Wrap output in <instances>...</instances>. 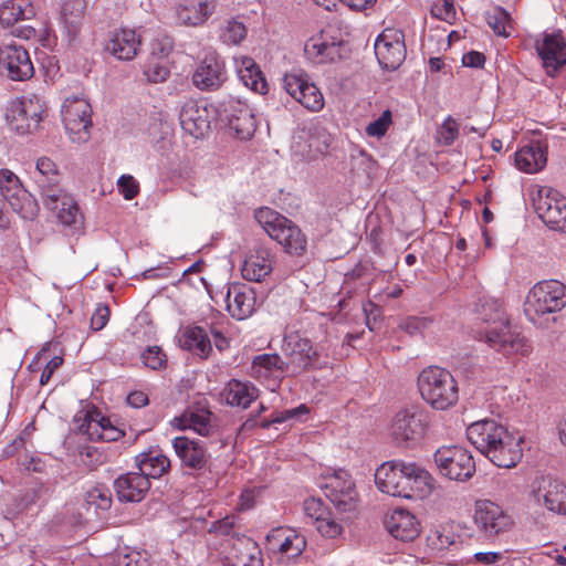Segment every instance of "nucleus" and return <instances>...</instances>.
Masks as SVG:
<instances>
[{"mask_svg": "<svg viewBox=\"0 0 566 566\" xmlns=\"http://www.w3.org/2000/svg\"><path fill=\"white\" fill-rule=\"evenodd\" d=\"M467 438L474 448L494 465L511 469L523 457L524 437L513 433L495 420L484 419L467 428Z\"/></svg>", "mask_w": 566, "mask_h": 566, "instance_id": "nucleus-1", "label": "nucleus"}, {"mask_svg": "<svg viewBox=\"0 0 566 566\" xmlns=\"http://www.w3.org/2000/svg\"><path fill=\"white\" fill-rule=\"evenodd\" d=\"M479 315L488 324L485 342L504 356H527L532 352L530 340L521 333L512 331L502 302L493 297L480 301Z\"/></svg>", "mask_w": 566, "mask_h": 566, "instance_id": "nucleus-2", "label": "nucleus"}, {"mask_svg": "<svg viewBox=\"0 0 566 566\" xmlns=\"http://www.w3.org/2000/svg\"><path fill=\"white\" fill-rule=\"evenodd\" d=\"M421 398L436 410H448L459 400V388L452 374L438 366L424 368L417 379Z\"/></svg>", "mask_w": 566, "mask_h": 566, "instance_id": "nucleus-3", "label": "nucleus"}, {"mask_svg": "<svg viewBox=\"0 0 566 566\" xmlns=\"http://www.w3.org/2000/svg\"><path fill=\"white\" fill-rule=\"evenodd\" d=\"M255 219L264 231L290 254L301 255L306 249V237L301 229L286 217L270 208H260Z\"/></svg>", "mask_w": 566, "mask_h": 566, "instance_id": "nucleus-4", "label": "nucleus"}, {"mask_svg": "<svg viewBox=\"0 0 566 566\" xmlns=\"http://www.w3.org/2000/svg\"><path fill=\"white\" fill-rule=\"evenodd\" d=\"M565 306V284L557 280H544L528 291L524 302V313L531 322L536 323L539 317L559 312Z\"/></svg>", "mask_w": 566, "mask_h": 566, "instance_id": "nucleus-5", "label": "nucleus"}, {"mask_svg": "<svg viewBox=\"0 0 566 566\" xmlns=\"http://www.w3.org/2000/svg\"><path fill=\"white\" fill-rule=\"evenodd\" d=\"M0 193L11 209L24 220H34L40 211L36 199L23 187L10 169H0Z\"/></svg>", "mask_w": 566, "mask_h": 566, "instance_id": "nucleus-6", "label": "nucleus"}, {"mask_svg": "<svg viewBox=\"0 0 566 566\" xmlns=\"http://www.w3.org/2000/svg\"><path fill=\"white\" fill-rule=\"evenodd\" d=\"M440 473L454 481L465 482L475 473V462L469 450L460 446H443L434 452Z\"/></svg>", "mask_w": 566, "mask_h": 566, "instance_id": "nucleus-7", "label": "nucleus"}, {"mask_svg": "<svg viewBox=\"0 0 566 566\" xmlns=\"http://www.w3.org/2000/svg\"><path fill=\"white\" fill-rule=\"evenodd\" d=\"M44 112V99L40 95L30 94L12 102L6 117L10 127L23 135L38 129Z\"/></svg>", "mask_w": 566, "mask_h": 566, "instance_id": "nucleus-8", "label": "nucleus"}, {"mask_svg": "<svg viewBox=\"0 0 566 566\" xmlns=\"http://www.w3.org/2000/svg\"><path fill=\"white\" fill-rule=\"evenodd\" d=\"M533 207L541 220L551 229L566 232V198L551 187H538Z\"/></svg>", "mask_w": 566, "mask_h": 566, "instance_id": "nucleus-9", "label": "nucleus"}, {"mask_svg": "<svg viewBox=\"0 0 566 566\" xmlns=\"http://www.w3.org/2000/svg\"><path fill=\"white\" fill-rule=\"evenodd\" d=\"M282 352L286 358L285 365L291 375H300L313 368L319 355L311 339L297 332H291L284 336Z\"/></svg>", "mask_w": 566, "mask_h": 566, "instance_id": "nucleus-10", "label": "nucleus"}, {"mask_svg": "<svg viewBox=\"0 0 566 566\" xmlns=\"http://www.w3.org/2000/svg\"><path fill=\"white\" fill-rule=\"evenodd\" d=\"M428 427L427 415L418 407L399 410L392 418L390 436L397 443H415L421 440Z\"/></svg>", "mask_w": 566, "mask_h": 566, "instance_id": "nucleus-11", "label": "nucleus"}, {"mask_svg": "<svg viewBox=\"0 0 566 566\" xmlns=\"http://www.w3.org/2000/svg\"><path fill=\"white\" fill-rule=\"evenodd\" d=\"M92 107L90 103L80 97H67L62 106V118L71 139L84 143L90 137L92 126Z\"/></svg>", "mask_w": 566, "mask_h": 566, "instance_id": "nucleus-12", "label": "nucleus"}, {"mask_svg": "<svg viewBox=\"0 0 566 566\" xmlns=\"http://www.w3.org/2000/svg\"><path fill=\"white\" fill-rule=\"evenodd\" d=\"M474 522L486 537H496L512 531L513 517L499 504L490 500L475 503Z\"/></svg>", "mask_w": 566, "mask_h": 566, "instance_id": "nucleus-13", "label": "nucleus"}, {"mask_svg": "<svg viewBox=\"0 0 566 566\" xmlns=\"http://www.w3.org/2000/svg\"><path fill=\"white\" fill-rule=\"evenodd\" d=\"M375 54L382 69H398L406 59L403 33L396 29H385L375 41Z\"/></svg>", "mask_w": 566, "mask_h": 566, "instance_id": "nucleus-14", "label": "nucleus"}, {"mask_svg": "<svg viewBox=\"0 0 566 566\" xmlns=\"http://www.w3.org/2000/svg\"><path fill=\"white\" fill-rule=\"evenodd\" d=\"M325 495L339 512H353L357 509L358 493L355 482L344 470H338L328 478Z\"/></svg>", "mask_w": 566, "mask_h": 566, "instance_id": "nucleus-15", "label": "nucleus"}, {"mask_svg": "<svg viewBox=\"0 0 566 566\" xmlns=\"http://www.w3.org/2000/svg\"><path fill=\"white\" fill-rule=\"evenodd\" d=\"M0 65L12 81H27L34 74L29 52L14 42L0 45Z\"/></svg>", "mask_w": 566, "mask_h": 566, "instance_id": "nucleus-16", "label": "nucleus"}, {"mask_svg": "<svg viewBox=\"0 0 566 566\" xmlns=\"http://www.w3.org/2000/svg\"><path fill=\"white\" fill-rule=\"evenodd\" d=\"M535 49L548 76H555L566 65V41L559 32L544 33Z\"/></svg>", "mask_w": 566, "mask_h": 566, "instance_id": "nucleus-17", "label": "nucleus"}, {"mask_svg": "<svg viewBox=\"0 0 566 566\" xmlns=\"http://www.w3.org/2000/svg\"><path fill=\"white\" fill-rule=\"evenodd\" d=\"M534 489L535 501L556 514H566V485L552 476H541Z\"/></svg>", "mask_w": 566, "mask_h": 566, "instance_id": "nucleus-18", "label": "nucleus"}, {"mask_svg": "<svg viewBox=\"0 0 566 566\" xmlns=\"http://www.w3.org/2000/svg\"><path fill=\"white\" fill-rule=\"evenodd\" d=\"M403 474L405 491L400 493V497L409 500H422L428 497L434 489V479L422 467L407 462Z\"/></svg>", "mask_w": 566, "mask_h": 566, "instance_id": "nucleus-19", "label": "nucleus"}, {"mask_svg": "<svg viewBox=\"0 0 566 566\" xmlns=\"http://www.w3.org/2000/svg\"><path fill=\"white\" fill-rule=\"evenodd\" d=\"M289 373L285 360L279 354L256 355L251 365V376L274 390L279 387L284 374Z\"/></svg>", "mask_w": 566, "mask_h": 566, "instance_id": "nucleus-20", "label": "nucleus"}, {"mask_svg": "<svg viewBox=\"0 0 566 566\" xmlns=\"http://www.w3.org/2000/svg\"><path fill=\"white\" fill-rule=\"evenodd\" d=\"M172 447L184 468L195 471L207 469L210 454L202 442L187 437H176L172 440Z\"/></svg>", "mask_w": 566, "mask_h": 566, "instance_id": "nucleus-21", "label": "nucleus"}, {"mask_svg": "<svg viewBox=\"0 0 566 566\" xmlns=\"http://www.w3.org/2000/svg\"><path fill=\"white\" fill-rule=\"evenodd\" d=\"M230 130L240 139L250 138L255 132L254 115L247 104L231 99L224 106Z\"/></svg>", "mask_w": 566, "mask_h": 566, "instance_id": "nucleus-22", "label": "nucleus"}, {"mask_svg": "<svg viewBox=\"0 0 566 566\" xmlns=\"http://www.w3.org/2000/svg\"><path fill=\"white\" fill-rule=\"evenodd\" d=\"M304 52L315 64L334 62L340 57V42L326 32H321L306 41Z\"/></svg>", "mask_w": 566, "mask_h": 566, "instance_id": "nucleus-23", "label": "nucleus"}, {"mask_svg": "<svg viewBox=\"0 0 566 566\" xmlns=\"http://www.w3.org/2000/svg\"><path fill=\"white\" fill-rule=\"evenodd\" d=\"M384 524L390 535L402 542L413 541L420 533L416 516L403 509L388 513Z\"/></svg>", "mask_w": 566, "mask_h": 566, "instance_id": "nucleus-24", "label": "nucleus"}, {"mask_svg": "<svg viewBox=\"0 0 566 566\" xmlns=\"http://www.w3.org/2000/svg\"><path fill=\"white\" fill-rule=\"evenodd\" d=\"M255 293L244 284H231L227 293V310L237 319H245L255 310Z\"/></svg>", "mask_w": 566, "mask_h": 566, "instance_id": "nucleus-25", "label": "nucleus"}, {"mask_svg": "<svg viewBox=\"0 0 566 566\" xmlns=\"http://www.w3.org/2000/svg\"><path fill=\"white\" fill-rule=\"evenodd\" d=\"M407 462L390 461L382 463L375 472V482L378 489L391 496H399L406 489L403 474Z\"/></svg>", "mask_w": 566, "mask_h": 566, "instance_id": "nucleus-26", "label": "nucleus"}, {"mask_svg": "<svg viewBox=\"0 0 566 566\" xmlns=\"http://www.w3.org/2000/svg\"><path fill=\"white\" fill-rule=\"evenodd\" d=\"M179 120L182 129L196 138L202 137L210 128L208 109L196 101L182 105Z\"/></svg>", "mask_w": 566, "mask_h": 566, "instance_id": "nucleus-27", "label": "nucleus"}, {"mask_svg": "<svg viewBox=\"0 0 566 566\" xmlns=\"http://www.w3.org/2000/svg\"><path fill=\"white\" fill-rule=\"evenodd\" d=\"M224 81V63L213 55L206 56L192 75L193 84L200 90L218 88Z\"/></svg>", "mask_w": 566, "mask_h": 566, "instance_id": "nucleus-28", "label": "nucleus"}, {"mask_svg": "<svg viewBox=\"0 0 566 566\" xmlns=\"http://www.w3.org/2000/svg\"><path fill=\"white\" fill-rule=\"evenodd\" d=\"M266 542L270 549L289 557L298 556L306 546L304 536L286 527L272 530L266 536Z\"/></svg>", "mask_w": 566, "mask_h": 566, "instance_id": "nucleus-29", "label": "nucleus"}, {"mask_svg": "<svg viewBox=\"0 0 566 566\" xmlns=\"http://www.w3.org/2000/svg\"><path fill=\"white\" fill-rule=\"evenodd\" d=\"M150 488L142 472H129L115 480V490L122 502H140Z\"/></svg>", "mask_w": 566, "mask_h": 566, "instance_id": "nucleus-30", "label": "nucleus"}, {"mask_svg": "<svg viewBox=\"0 0 566 566\" xmlns=\"http://www.w3.org/2000/svg\"><path fill=\"white\" fill-rule=\"evenodd\" d=\"M273 270V258L269 249L260 247L251 252L244 260L242 276L252 282L264 281Z\"/></svg>", "mask_w": 566, "mask_h": 566, "instance_id": "nucleus-31", "label": "nucleus"}, {"mask_svg": "<svg viewBox=\"0 0 566 566\" xmlns=\"http://www.w3.org/2000/svg\"><path fill=\"white\" fill-rule=\"evenodd\" d=\"M140 46V38L135 30L120 29L113 32L106 50L117 60H133Z\"/></svg>", "mask_w": 566, "mask_h": 566, "instance_id": "nucleus-32", "label": "nucleus"}, {"mask_svg": "<svg viewBox=\"0 0 566 566\" xmlns=\"http://www.w3.org/2000/svg\"><path fill=\"white\" fill-rule=\"evenodd\" d=\"M171 424L177 429H191L198 434L207 437L213 430L212 412L203 407H191L181 416L174 418Z\"/></svg>", "mask_w": 566, "mask_h": 566, "instance_id": "nucleus-33", "label": "nucleus"}, {"mask_svg": "<svg viewBox=\"0 0 566 566\" xmlns=\"http://www.w3.org/2000/svg\"><path fill=\"white\" fill-rule=\"evenodd\" d=\"M223 566H263V563L254 542L239 539L227 553Z\"/></svg>", "mask_w": 566, "mask_h": 566, "instance_id": "nucleus-34", "label": "nucleus"}, {"mask_svg": "<svg viewBox=\"0 0 566 566\" xmlns=\"http://www.w3.org/2000/svg\"><path fill=\"white\" fill-rule=\"evenodd\" d=\"M235 67L240 81L251 91L265 94L268 92V82L259 65L252 57H235Z\"/></svg>", "mask_w": 566, "mask_h": 566, "instance_id": "nucleus-35", "label": "nucleus"}, {"mask_svg": "<svg viewBox=\"0 0 566 566\" xmlns=\"http://www.w3.org/2000/svg\"><path fill=\"white\" fill-rule=\"evenodd\" d=\"M214 9L213 1H186L177 7V19L184 25L198 27L208 20Z\"/></svg>", "mask_w": 566, "mask_h": 566, "instance_id": "nucleus-36", "label": "nucleus"}, {"mask_svg": "<svg viewBox=\"0 0 566 566\" xmlns=\"http://www.w3.org/2000/svg\"><path fill=\"white\" fill-rule=\"evenodd\" d=\"M546 161V150L538 142L522 147L515 154L516 167L526 174L538 172L545 167Z\"/></svg>", "mask_w": 566, "mask_h": 566, "instance_id": "nucleus-37", "label": "nucleus"}, {"mask_svg": "<svg viewBox=\"0 0 566 566\" xmlns=\"http://www.w3.org/2000/svg\"><path fill=\"white\" fill-rule=\"evenodd\" d=\"M35 14L29 0H8L0 6V23L4 27L31 19Z\"/></svg>", "mask_w": 566, "mask_h": 566, "instance_id": "nucleus-38", "label": "nucleus"}, {"mask_svg": "<svg viewBox=\"0 0 566 566\" xmlns=\"http://www.w3.org/2000/svg\"><path fill=\"white\" fill-rule=\"evenodd\" d=\"M224 398L230 406L245 409L258 398V389L250 382L232 379L224 389Z\"/></svg>", "mask_w": 566, "mask_h": 566, "instance_id": "nucleus-39", "label": "nucleus"}, {"mask_svg": "<svg viewBox=\"0 0 566 566\" xmlns=\"http://www.w3.org/2000/svg\"><path fill=\"white\" fill-rule=\"evenodd\" d=\"M182 347L202 358H207L212 350L208 333L201 326H190L184 331Z\"/></svg>", "mask_w": 566, "mask_h": 566, "instance_id": "nucleus-40", "label": "nucleus"}, {"mask_svg": "<svg viewBox=\"0 0 566 566\" xmlns=\"http://www.w3.org/2000/svg\"><path fill=\"white\" fill-rule=\"evenodd\" d=\"M139 472L149 478L157 479L165 474L170 468V461L160 452L150 451L137 457Z\"/></svg>", "mask_w": 566, "mask_h": 566, "instance_id": "nucleus-41", "label": "nucleus"}, {"mask_svg": "<svg viewBox=\"0 0 566 566\" xmlns=\"http://www.w3.org/2000/svg\"><path fill=\"white\" fill-rule=\"evenodd\" d=\"M428 546L434 551H444L451 547L458 548L462 545L461 536L458 535L450 524L437 527L428 537Z\"/></svg>", "mask_w": 566, "mask_h": 566, "instance_id": "nucleus-42", "label": "nucleus"}, {"mask_svg": "<svg viewBox=\"0 0 566 566\" xmlns=\"http://www.w3.org/2000/svg\"><path fill=\"white\" fill-rule=\"evenodd\" d=\"M84 10V0H67L63 3L62 19L70 35H75L78 32Z\"/></svg>", "mask_w": 566, "mask_h": 566, "instance_id": "nucleus-43", "label": "nucleus"}, {"mask_svg": "<svg viewBox=\"0 0 566 566\" xmlns=\"http://www.w3.org/2000/svg\"><path fill=\"white\" fill-rule=\"evenodd\" d=\"M109 426H112V422L108 418L102 416L99 411L93 410L86 413L83 423L80 426V431L86 434L90 440L99 441V436Z\"/></svg>", "mask_w": 566, "mask_h": 566, "instance_id": "nucleus-44", "label": "nucleus"}, {"mask_svg": "<svg viewBox=\"0 0 566 566\" xmlns=\"http://www.w3.org/2000/svg\"><path fill=\"white\" fill-rule=\"evenodd\" d=\"M247 27L235 18L224 21L219 30L220 41L228 45L240 44L247 38Z\"/></svg>", "mask_w": 566, "mask_h": 566, "instance_id": "nucleus-45", "label": "nucleus"}, {"mask_svg": "<svg viewBox=\"0 0 566 566\" xmlns=\"http://www.w3.org/2000/svg\"><path fill=\"white\" fill-rule=\"evenodd\" d=\"M60 181H46L45 179H36V185L41 190L44 206L50 210H56L63 199L69 197L59 186Z\"/></svg>", "mask_w": 566, "mask_h": 566, "instance_id": "nucleus-46", "label": "nucleus"}, {"mask_svg": "<svg viewBox=\"0 0 566 566\" xmlns=\"http://www.w3.org/2000/svg\"><path fill=\"white\" fill-rule=\"evenodd\" d=\"M489 27L497 35L509 36L507 29L512 28V18L510 13L501 7H495L486 13Z\"/></svg>", "mask_w": 566, "mask_h": 566, "instance_id": "nucleus-47", "label": "nucleus"}, {"mask_svg": "<svg viewBox=\"0 0 566 566\" xmlns=\"http://www.w3.org/2000/svg\"><path fill=\"white\" fill-rule=\"evenodd\" d=\"M61 207L57 208V218L65 226H76L82 223V214L76 201L71 197L63 199Z\"/></svg>", "mask_w": 566, "mask_h": 566, "instance_id": "nucleus-48", "label": "nucleus"}, {"mask_svg": "<svg viewBox=\"0 0 566 566\" xmlns=\"http://www.w3.org/2000/svg\"><path fill=\"white\" fill-rule=\"evenodd\" d=\"M310 82L307 74L303 72H291L283 77V85L286 93L292 96L296 102L301 94L304 93L305 85Z\"/></svg>", "mask_w": 566, "mask_h": 566, "instance_id": "nucleus-49", "label": "nucleus"}, {"mask_svg": "<svg viewBox=\"0 0 566 566\" xmlns=\"http://www.w3.org/2000/svg\"><path fill=\"white\" fill-rule=\"evenodd\" d=\"M297 102L303 105L306 109L312 112H318L324 106V97L319 88L313 83L308 82L305 85L304 93L301 94Z\"/></svg>", "mask_w": 566, "mask_h": 566, "instance_id": "nucleus-50", "label": "nucleus"}, {"mask_svg": "<svg viewBox=\"0 0 566 566\" xmlns=\"http://www.w3.org/2000/svg\"><path fill=\"white\" fill-rule=\"evenodd\" d=\"M85 503L88 506L105 511L112 505V494L109 490L104 486H95L86 492Z\"/></svg>", "mask_w": 566, "mask_h": 566, "instance_id": "nucleus-51", "label": "nucleus"}, {"mask_svg": "<svg viewBox=\"0 0 566 566\" xmlns=\"http://www.w3.org/2000/svg\"><path fill=\"white\" fill-rule=\"evenodd\" d=\"M459 124L451 115L446 117L437 130L438 140L444 146H451L459 137Z\"/></svg>", "mask_w": 566, "mask_h": 566, "instance_id": "nucleus-52", "label": "nucleus"}, {"mask_svg": "<svg viewBox=\"0 0 566 566\" xmlns=\"http://www.w3.org/2000/svg\"><path fill=\"white\" fill-rule=\"evenodd\" d=\"M45 179L46 181H60V174L54 161L48 157H41L36 161V174L34 180Z\"/></svg>", "mask_w": 566, "mask_h": 566, "instance_id": "nucleus-53", "label": "nucleus"}, {"mask_svg": "<svg viewBox=\"0 0 566 566\" xmlns=\"http://www.w3.org/2000/svg\"><path fill=\"white\" fill-rule=\"evenodd\" d=\"M169 69L157 61H149L144 66V75L150 83H163L169 76Z\"/></svg>", "mask_w": 566, "mask_h": 566, "instance_id": "nucleus-54", "label": "nucleus"}, {"mask_svg": "<svg viewBox=\"0 0 566 566\" xmlns=\"http://www.w3.org/2000/svg\"><path fill=\"white\" fill-rule=\"evenodd\" d=\"M391 122V112L386 109L377 119L367 125L366 134L370 137L380 138L387 133Z\"/></svg>", "mask_w": 566, "mask_h": 566, "instance_id": "nucleus-55", "label": "nucleus"}, {"mask_svg": "<svg viewBox=\"0 0 566 566\" xmlns=\"http://www.w3.org/2000/svg\"><path fill=\"white\" fill-rule=\"evenodd\" d=\"M142 359L145 366L156 370L166 365V355L158 346L148 347L143 354Z\"/></svg>", "mask_w": 566, "mask_h": 566, "instance_id": "nucleus-56", "label": "nucleus"}, {"mask_svg": "<svg viewBox=\"0 0 566 566\" xmlns=\"http://www.w3.org/2000/svg\"><path fill=\"white\" fill-rule=\"evenodd\" d=\"M119 192L126 200L134 199L139 192V185L130 175H123L117 180Z\"/></svg>", "mask_w": 566, "mask_h": 566, "instance_id": "nucleus-57", "label": "nucleus"}, {"mask_svg": "<svg viewBox=\"0 0 566 566\" xmlns=\"http://www.w3.org/2000/svg\"><path fill=\"white\" fill-rule=\"evenodd\" d=\"M316 530L326 537L335 538L342 533V525L329 517H322L315 523Z\"/></svg>", "mask_w": 566, "mask_h": 566, "instance_id": "nucleus-58", "label": "nucleus"}, {"mask_svg": "<svg viewBox=\"0 0 566 566\" xmlns=\"http://www.w3.org/2000/svg\"><path fill=\"white\" fill-rule=\"evenodd\" d=\"M174 49V41L170 36L156 39L153 43V56L158 59L167 57Z\"/></svg>", "mask_w": 566, "mask_h": 566, "instance_id": "nucleus-59", "label": "nucleus"}, {"mask_svg": "<svg viewBox=\"0 0 566 566\" xmlns=\"http://www.w3.org/2000/svg\"><path fill=\"white\" fill-rule=\"evenodd\" d=\"M109 308L107 305L99 304L91 317V326L94 331L104 328L109 319Z\"/></svg>", "mask_w": 566, "mask_h": 566, "instance_id": "nucleus-60", "label": "nucleus"}, {"mask_svg": "<svg viewBox=\"0 0 566 566\" xmlns=\"http://www.w3.org/2000/svg\"><path fill=\"white\" fill-rule=\"evenodd\" d=\"M432 14L440 20L451 21L455 17V8L453 0H443L442 3L432 8Z\"/></svg>", "mask_w": 566, "mask_h": 566, "instance_id": "nucleus-61", "label": "nucleus"}, {"mask_svg": "<svg viewBox=\"0 0 566 566\" xmlns=\"http://www.w3.org/2000/svg\"><path fill=\"white\" fill-rule=\"evenodd\" d=\"M429 323H430V321L426 317L411 316V317L406 318L400 324V327L408 334L413 335L418 332H421L426 327H428Z\"/></svg>", "mask_w": 566, "mask_h": 566, "instance_id": "nucleus-62", "label": "nucleus"}, {"mask_svg": "<svg viewBox=\"0 0 566 566\" xmlns=\"http://www.w3.org/2000/svg\"><path fill=\"white\" fill-rule=\"evenodd\" d=\"M304 512L316 523L318 518L323 517L325 509L321 500L312 497L304 501Z\"/></svg>", "mask_w": 566, "mask_h": 566, "instance_id": "nucleus-63", "label": "nucleus"}, {"mask_svg": "<svg viewBox=\"0 0 566 566\" xmlns=\"http://www.w3.org/2000/svg\"><path fill=\"white\" fill-rule=\"evenodd\" d=\"M331 137L326 133H318L317 135H312L308 139V147L314 149V151L324 154L327 151L329 147Z\"/></svg>", "mask_w": 566, "mask_h": 566, "instance_id": "nucleus-64", "label": "nucleus"}]
</instances>
